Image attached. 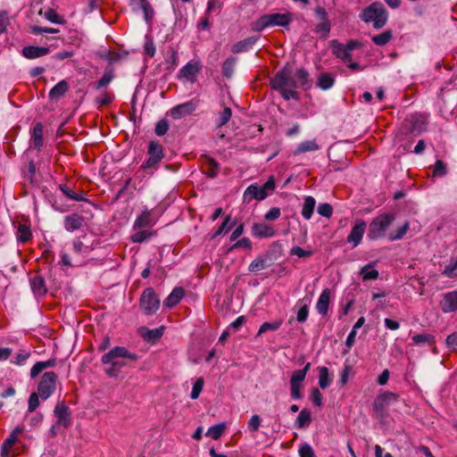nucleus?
<instances>
[{
	"mask_svg": "<svg viewBox=\"0 0 457 457\" xmlns=\"http://www.w3.org/2000/svg\"><path fill=\"white\" fill-rule=\"evenodd\" d=\"M50 48L46 46H24L21 50L22 55L27 59H36L49 54Z\"/></svg>",
	"mask_w": 457,
	"mask_h": 457,
	"instance_id": "nucleus-21",
	"label": "nucleus"
},
{
	"mask_svg": "<svg viewBox=\"0 0 457 457\" xmlns=\"http://www.w3.org/2000/svg\"><path fill=\"white\" fill-rule=\"evenodd\" d=\"M148 159L142 164L144 170H156L158 163L164 157L163 149L157 141H151L147 149Z\"/></svg>",
	"mask_w": 457,
	"mask_h": 457,
	"instance_id": "nucleus-8",
	"label": "nucleus"
},
{
	"mask_svg": "<svg viewBox=\"0 0 457 457\" xmlns=\"http://www.w3.org/2000/svg\"><path fill=\"white\" fill-rule=\"evenodd\" d=\"M154 236V232L149 230H138L131 235V240L134 243H143L152 237Z\"/></svg>",
	"mask_w": 457,
	"mask_h": 457,
	"instance_id": "nucleus-48",
	"label": "nucleus"
},
{
	"mask_svg": "<svg viewBox=\"0 0 457 457\" xmlns=\"http://www.w3.org/2000/svg\"><path fill=\"white\" fill-rule=\"evenodd\" d=\"M30 287L32 292L37 296H43L47 292L45 279L41 276H35L30 278Z\"/></svg>",
	"mask_w": 457,
	"mask_h": 457,
	"instance_id": "nucleus-29",
	"label": "nucleus"
},
{
	"mask_svg": "<svg viewBox=\"0 0 457 457\" xmlns=\"http://www.w3.org/2000/svg\"><path fill=\"white\" fill-rule=\"evenodd\" d=\"M45 18L54 24H63L65 20L62 16L59 15L54 9L47 8L44 14Z\"/></svg>",
	"mask_w": 457,
	"mask_h": 457,
	"instance_id": "nucleus-45",
	"label": "nucleus"
},
{
	"mask_svg": "<svg viewBox=\"0 0 457 457\" xmlns=\"http://www.w3.org/2000/svg\"><path fill=\"white\" fill-rule=\"evenodd\" d=\"M168 129L169 123L166 120L162 119L156 123L154 132L157 136L162 137L167 133Z\"/></svg>",
	"mask_w": 457,
	"mask_h": 457,
	"instance_id": "nucleus-59",
	"label": "nucleus"
},
{
	"mask_svg": "<svg viewBox=\"0 0 457 457\" xmlns=\"http://www.w3.org/2000/svg\"><path fill=\"white\" fill-rule=\"evenodd\" d=\"M374 265L375 262L369 263L361 269L360 274L363 280L377 279L378 278L379 273L377 270L373 269Z\"/></svg>",
	"mask_w": 457,
	"mask_h": 457,
	"instance_id": "nucleus-37",
	"label": "nucleus"
},
{
	"mask_svg": "<svg viewBox=\"0 0 457 457\" xmlns=\"http://www.w3.org/2000/svg\"><path fill=\"white\" fill-rule=\"evenodd\" d=\"M69 90V84L66 80L58 82L49 92V98L51 100L59 99L63 96Z\"/></svg>",
	"mask_w": 457,
	"mask_h": 457,
	"instance_id": "nucleus-31",
	"label": "nucleus"
},
{
	"mask_svg": "<svg viewBox=\"0 0 457 457\" xmlns=\"http://www.w3.org/2000/svg\"><path fill=\"white\" fill-rule=\"evenodd\" d=\"M298 453L300 457H316L312 447L307 443L300 445Z\"/></svg>",
	"mask_w": 457,
	"mask_h": 457,
	"instance_id": "nucleus-56",
	"label": "nucleus"
},
{
	"mask_svg": "<svg viewBox=\"0 0 457 457\" xmlns=\"http://www.w3.org/2000/svg\"><path fill=\"white\" fill-rule=\"evenodd\" d=\"M84 221V217L77 213H72L64 217L63 224L67 231H74L82 228Z\"/></svg>",
	"mask_w": 457,
	"mask_h": 457,
	"instance_id": "nucleus-22",
	"label": "nucleus"
},
{
	"mask_svg": "<svg viewBox=\"0 0 457 457\" xmlns=\"http://www.w3.org/2000/svg\"><path fill=\"white\" fill-rule=\"evenodd\" d=\"M54 414L56 418V422L58 425H62L63 428L70 427L71 423V413L64 402L58 403L55 405Z\"/></svg>",
	"mask_w": 457,
	"mask_h": 457,
	"instance_id": "nucleus-12",
	"label": "nucleus"
},
{
	"mask_svg": "<svg viewBox=\"0 0 457 457\" xmlns=\"http://www.w3.org/2000/svg\"><path fill=\"white\" fill-rule=\"evenodd\" d=\"M359 17L365 23L372 22L374 29H380L387 22L388 12L382 3L374 2L364 8Z\"/></svg>",
	"mask_w": 457,
	"mask_h": 457,
	"instance_id": "nucleus-1",
	"label": "nucleus"
},
{
	"mask_svg": "<svg viewBox=\"0 0 457 457\" xmlns=\"http://www.w3.org/2000/svg\"><path fill=\"white\" fill-rule=\"evenodd\" d=\"M274 189L275 180L273 177H270L262 187H258L256 184H252L247 187L244 193V199L246 202H250L253 199L262 201Z\"/></svg>",
	"mask_w": 457,
	"mask_h": 457,
	"instance_id": "nucleus-5",
	"label": "nucleus"
},
{
	"mask_svg": "<svg viewBox=\"0 0 457 457\" xmlns=\"http://www.w3.org/2000/svg\"><path fill=\"white\" fill-rule=\"evenodd\" d=\"M237 248H245L248 250L252 249V242L248 237H243L239 240H237L232 246L231 250L237 249Z\"/></svg>",
	"mask_w": 457,
	"mask_h": 457,
	"instance_id": "nucleus-63",
	"label": "nucleus"
},
{
	"mask_svg": "<svg viewBox=\"0 0 457 457\" xmlns=\"http://www.w3.org/2000/svg\"><path fill=\"white\" fill-rule=\"evenodd\" d=\"M409 229V222L406 221L403 226H401L395 234H391L389 236V239L391 241H395V240H398V239H401L405 234L406 232L408 231Z\"/></svg>",
	"mask_w": 457,
	"mask_h": 457,
	"instance_id": "nucleus-62",
	"label": "nucleus"
},
{
	"mask_svg": "<svg viewBox=\"0 0 457 457\" xmlns=\"http://www.w3.org/2000/svg\"><path fill=\"white\" fill-rule=\"evenodd\" d=\"M140 310L147 316L154 314L160 308V298L152 287L145 288L139 299Z\"/></svg>",
	"mask_w": 457,
	"mask_h": 457,
	"instance_id": "nucleus-6",
	"label": "nucleus"
},
{
	"mask_svg": "<svg viewBox=\"0 0 457 457\" xmlns=\"http://www.w3.org/2000/svg\"><path fill=\"white\" fill-rule=\"evenodd\" d=\"M318 149L319 145L316 143L315 140H306L297 145V147L294 151V154L298 155L303 153L316 151Z\"/></svg>",
	"mask_w": 457,
	"mask_h": 457,
	"instance_id": "nucleus-35",
	"label": "nucleus"
},
{
	"mask_svg": "<svg viewBox=\"0 0 457 457\" xmlns=\"http://www.w3.org/2000/svg\"><path fill=\"white\" fill-rule=\"evenodd\" d=\"M252 234L259 238L272 237L275 235V229L264 222L254 223L252 227Z\"/></svg>",
	"mask_w": 457,
	"mask_h": 457,
	"instance_id": "nucleus-20",
	"label": "nucleus"
},
{
	"mask_svg": "<svg viewBox=\"0 0 457 457\" xmlns=\"http://www.w3.org/2000/svg\"><path fill=\"white\" fill-rule=\"evenodd\" d=\"M291 22L288 13H270L262 15L253 24V29L262 31L267 27L281 26L286 27Z\"/></svg>",
	"mask_w": 457,
	"mask_h": 457,
	"instance_id": "nucleus-4",
	"label": "nucleus"
},
{
	"mask_svg": "<svg viewBox=\"0 0 457 457\" xmlns=\"http://www.w3.org/2000/svg\"><path fill=\"white\" fill-rule=\"evenodd\" d=\"M72 249L74 253L79 255H87L91 252L92 247L83 242L80 238H77L73 241Z\"/></svg>",
	"mask_w": 457,
	"mask_h": 457,
	"instance_id": "nucleus-39",
	"label": "nucleus"
},
{
	"mask_svg": "<svg viewBox=\"0 0 457 457\" xmlns=\"http://www.w3.org/2000/svg\"><path fill=\"white\" fill-rule=\"evenodd\" d=\"M443 312H454L457 311V290L445 293L439 303Z\"/></svg>",
	"mask_w": 457,
	"mask_h": 457,
	"instance_id": "nucleus-14",
	"label": "nucleus"
},
{
	"mask_svg": "<svg viewBox=\"0 0 457 457\" xmlns=\"http://www.w3.org/2000/svg\"><path fill=\"white\" fill-rule=\"evenodd\" d=\"M56 360L49 359L44 361H37L31 368L30 371H43L46 369L55 368Z\"/></svg>",
	"mask_w": 457,
	"mask_h": 457,
	"instance_id": "nucleus-47",
	"label": "nucleus"
},
{
	"mask_svg": "<svg viewBox=\"0 0 457 457\" xmlns=\"http://www.w3.org/2000/svg\"><path fill=\"white\" fill-rule=\"evenodd\" d=\"M306 373H295L290 379V393L294 400L301 399L303 395L300 391L302 383L305 378Z\"/></svg>",
	"mask_w": 457,
	"mask_h": 457,
	"instance_id": "nucleus-18",
	"label": "nucleus"
},
{
	"mask_svg": "<svg viewBox=\"0 0 457 457\" xmlns=\"http://www.w3.org/2000/svg\"><path fill=\"white\" fill-rule=\"evenodd\" d=\"M201 67L197 62H187L183 66L179 74V79H185L186 80L193 83L195 80V76L200 72Z\"/></svg>",
	"mask_w": 457,
	"mask_h": 457,
	"instance_id": "nucleus-16",
	"label": "nucleus"
},
{
	"mask_svg": "<svg viewBox=\"0 0 457 457\" xmlns=\"http://www.w3.org/2000/svg\"><path fill=\"white\" fill-rule=\"evenodd\" d=\"M56 386V374L44 373L37 386V393L43 400H46L54 393Z\"/></svg>",
	"mask_w": 457,
	"mask_h": 457,
	"instance_id": "nucleus-10",
	"label": "nucleus"
},
{
	"mask_svg": "<svg viewBox=\"0 0 457 457\" xmlns=\"http://www.w3.org/2000/svg\"><path fill=\"white\" fill-rule=\"evenodd\" d=\"M206 164H208L209 169L205 171V174L210 178H214L218 175L220 170V164L210 156L204 157Z\"/></svg>",
	"mask_w": 457,
	"mask_h": 457,
	"instance_id": "nucleus-43",
	"label": "nucleus"
},
{
	"mask_svg": "<svg viewBox=\"0 0 457 457\" xmlns=\"http://www.w3.org/2000/svg\"><path fill=\"white\" fill-rule=\"evenodd\" d=\"M366 227L367 224L363 220H358L352 228L350 234L347 237V243L352 245V248H355L361 244Z\"/></svg>",
	"mask_w": 457,
	"mask_h": 457,
	"instance_id": "nucleus-11",
	"label": "nucleus"
},
{
	"mask_svg": "<svg viewBox=\"0 0 457 457\" xmlns=\"http://www.w3.org/2000/svg\"><path fill=\"white\" fill-rule=\"evenodd\" d=\"M268 259L264 257H257L254 259L248 267L249 271L256 272L262 270L269 267V263L267 262Z\"/></svg>",
	"mask_w": 457,
	"mask_h": 457,
	"instance_id": "nucleus-41",
	"label": "nucleus"
},
{
	"mask_svg": "<svg viewBox=\"0 0 457 457\" xmlns=\"http://www.w3.org/2000/svg\"><path fill=\"white\" fill-rule=\"evenodd\" d=\"M185 291L182 287H175L164 301V305L170 309L176 306L183 298Z\"/></svg>",
	"mask_w": 457,
	"mask_h": 457,
	"instance_id": "nucleus-27",
	"label": "nucleus"
},
{
	"mask_svg": "<svg viewBox=\"0 0 457 457\" xmlns=\"http://www.w3.org/2000/svg\"><path fill=\"white\" fill-rule=\"evenodd\" d=\"M60 190L69 199L73 201H86V198L84 196V194H76L73 192L70 187H68L66 185L61 184L59 186Z\"/></svg>",
	"mask_w": 457,
	"mask_h": 457,
	"instance_id": "nucleus-44",
	"label": "nucleus"
},
{
	"mask_svg": "<svg viewBox=\"0 0 457 457\" xmlns=\"http://www.w3.org/2000/svg\"><path fill=\"white\" fill-rule=\"evenodd\" d=\"M315 205L316 200L314 197L308 195L304 198L302 207V215L305 220H310L312 218Z\"/></svg>",
	"mask_w": 457,
	"mask_h": 457,
	"instance_id": "nucleus-33",
	"label": "nucleus"
},
{
	"mask_svg": "<svg viewBox=\"0 0 457 457\" xmlns=\"http://www.w3.org/2000/svg\"><path fill=\"white\" fill-rule=\"evenodd\" d=\"M399 395L393 392H383L379 394L374 400L373 410L379 417H383L390 405L396 403Z\"/></svg>",
	"mask_w": 457,
	"mask_h": 457,
	"instance_id": "nucleus-9",
	"label": "nucleus"
},
{
	"mask_svg": "<svg viewBox=\"0 0 457 457\" xmlns=\"http://www.w3.org/2000/svg\"><path fill=\"white\" fill-rule=\"evenodd\" d=\"M29 356H30V353H29L25 350H21L16 354L14 360L12 361V362L18 366H22L25 364L26 361L29 358Z\"/></svg>",
	"mask_w": 457,
	"mask_h": 457,
	"instance_id": "nucleus-57",
	"label": "nucleus"
},
{
	"mask_svg": "<svg viewBox=\"0 0 457 457\" xmlns=\"http://www.w3.org/2000/svg\"><path fill=\"white\" fill-rule=\"evenodd\" d=\"M412 341L416 345L428 344L432 345L435 342V337L431 334H419L412 337Z\"/></svg>",
	"mask_w": 457,
	"mask_h": 457,
	"instance_id": "nucleus-50",
	"label": "nucleus"
},
{
	"mask_svg": "<svg viewBox=\"0 0 457 457\" xmlns=\"http://www.w3.org/2000/svg\"><path fill=\"white\" fill-rule=\"evenodd\" d=\"M39 397L38 393H32L28 401V411L29 412H33L39 405Z\"/></svg>",
	"mask_w": 457,
	"mask_h": 457,
	"instance_id": "nucleus-58",
	"label": "nucleus"
},
{
	"mask_svg": "<svg viewBox=\"0 0 457 457\" xmlns=\"http://www.w3.org/2000/svg\"><path fill=\"white\" fill-rule=\"evenodd\" d=\"M292 70L289 65H286L278 71L270 79V84L272 89L297 88L295 78L292 77Z\"/></svg>",
	"mask_w": 457,
	"mask_h": 457,
	"instance_id": "nucleus-7",
	"label": "nucleus"
},
{
	"mask_svg": "<svg viewBox=\"0 0 457 457\" xmlns=\"http://www.w3.org/2000/svg\"><path fill=\"white\" fill-rule=\"evenodd\" d=\"M197 107L195 100H190L186 103L176 105L170 111L172 119L179 120L182 117L191 114Z\"/></svg>",
	"mask_w": 457,
	"mask_h": 457,
	"instance_id": "nucleus-13",
	"label": "nucleus"
},
{
	"mask_svg": "<svg viewBox=\"0 0 457 457\" xmlns=\"http://www.w3.org/2000/svg\"><path fill=\"white\" fill-rule=\"evenodd\" d=\"M237 58L231 56L227 58L222 63V74L225 78L230 79L233 76Z\"/></svg>",
	"mask_w": 457,
	"mask_h": 457,
	"instance_id": "nucleus-36",
	"label": "nucleus"
},
{
	"mask_svg": "<svg viewBox=\"0 0 457 457\" xmlns=\"http://www.w3.org/2000/svg\"><path fill=\"white\" fill-rule=\"evenodd\" d=\"M295 88H286L283 87V89H276L278 91L281 95V96L286 100L288 101L290 99L298 100L299 99V93L294 90Z\"/></svg>",
	"mask_w": 457,
	"mask_h": 457,
	"instance_id": "nucleus-51",
	"label": "nucleus"
},
{
	"mask_svg": "<svg viewBox=\"0 0 457 457\" xmlns=\"http://www.w3.org/2000/svg\"><path fill=\"white\" fill-rule=\"evenodd\" d=\"M317 33L321 34V37L326 38L328 37L330 32V22L329 21H320L315 28Z\"/></svg>",
	"mask_w": 457,
	"mask_h": 457,
	"instance_id": "nucleus-53",
	"label": "nucleus"
},
{
	"mask_svg": "<svg viewBox=\"0 0 457 457\" xmlns=\"http://www.w3.org/2000/svg\"><path fill=\"white\" fill-rule=\"evenodd\" d=\"M318 213L325 218H330L333 213V208L331 204L324 203L318 206Z\"/></svg>",
	"mask_w": 457,
	"mask_h": 457,
	"instance_id": "nucleus-60",
	"label": "nucleus"
},
{
	"mask_svg": "<svg viewBox=\"0 0 457 457\" xmlns=\"http://www.w3.org/2000/svg\"><path fill=\"white\" fill-rule=\"evenodd\" d=\"M157 221V218L153 215V211L145 209L142 213L135 220L133 228L139 229L148 226H154Z\"/></svg>",
	"mask_w": 457,
	"mask_h": 457,
	"instance_id": "nucleus-17",
	"label": "nucleus"
},
{
	"mask_svg": "<svg viewBox=\"0 0 457 457\" xmlns=\"http://www.w3.org/2000/svg\"><path fill=\"white\" fill-rule=\"evenodd\" d=\"M261 417L257 414L252 416V418L248 421V429L251 432H255L259 429L261 425Z\"/></svg>",
	"mask_w": 457,
	"mask_h": 457,
	"instance_id": "nucleus-64",
	"label": "nucleus"
},
{
	"mask_svg": "<svg viewBox=\"0 0 457 457\" xmlns=\"http://www.w3.org/2000/svg\"><path fill=\"white\" fill-rule=\"evenodd\" d=\"M30 30L35 35H39V34H43V33L55 34V33L59 32L58 29L48 28V27H40V26H32Z\"/></svg>",
	"mask_w": 457,
	"mask_h": 457,
	"instance_id": "nucleus-61",
	"label": "nucleus"
},
{
	"mask_svg": "<svg viewBox=\"0 0 457 457\" xmlns=\"http://www.w3.org/2000/svg\"><path fill=\"white\" fill-rule=\"evenodd\" d=\"M259 38V36H253L240 40L232 46L231 51L234 54L247 52L253 46Z\"/></svg>",
	"mask_w": 457,
	"mask_h": 457,
	"instance_id": "nucleus-24",
	"label": "nucleus"
},
{
	"mask_svg": "<svg viewBox=\"0 0 457 457\" xmlns=\"http://www.w3.org/2000/svg\"><path fill=\"white\" fill-rule=\"evenodd\" d=\"M296 87L308 90L312 87V81L310 78V74L304 68L297 69L295 72Z\"/></svg>",
	"mask_w": 457,
	"mask_h": 457,
	"instance_id": "nucleus-19",
	"label": "nucleus"
},
{
	"mask_svg": "<svg viewBox=\"0 0 457 457\" xmlns=\"http://www.w3.org/2000/svg\"><path fill=\"white\" fill-rule=\"evenodd\" d=\"M22 432V428L20 427H16L10 436L3 442L1 446V456L2 457H12L13 454L11 453L12 447L18 441V436Z\"/></svg>",
	"mask_w": 457,
	"mask_h": 457,
	"instance_id": "nucleus-15",
	"label": "nucleus"
},
{
	"mask_svg": "<svg viewBox=\"0 0 457 457\" xmlns=\"http://www.w3.org/2000/svg\"><path fill=\"white\" fill-rule=\"evenodd\" d=\"M225 429H226L225 423H219V424L210 427L205 435L207 436H211L214 440H217L222 436Z\"/></svg>",
	"mask_w": 457,
	"mask_h": 457,
	"instance_id": "nucleus-42",
	"label": "nucleus"
},
{
	"mask_svg": "<svg viewBox=\"0 0 457 457\" xmlns=\"http://www.w3.org/2000/svg\"><path fill=\"white\" fill-rule=\"evenodd\" d=\"M335 83V78L332 74L328 72H322L317 79V87L322 90H328L333 87Z\"/></svg>",
	"mask_w": 457,
	"mask_h": 457,
	"instance_id": "nucleus-32",
	"label": "nucleus"
},
{
	"mask_svg": "<svg viewBox=\"0 0 457 457\" xmlns=\"http://www.w3.org/2000/svg\"><path fill=\"white\" fill-rule=\"evenodd\" d=\"M235 224V222L231 221V217L228 215L222 221L218 230L212 235V238H214L224 232H228Z\"/></svg>",
	"mask_w": 457,
	"mask_h": 457,
	"instance_id": "nucleus-49",
	"label": "nucleus"
},
{
	"mask_svg": "<svg viewBox=\"0 0 457 457\" xmlns=\"http://www.w3.org/2000/svg\"><path fill=\"white\" fill-rule=\"evenodd\" d=\"M16 239L19 243H26L31 238V230L29 226L19 223L16 230Z\"/></svg>",
	"mask_w": 457,
	"mask_h": 457,
	"instance_id": "nucleus-34",
	"label": "nucleus"
},
{
	"mask_svg": "<svg viewBox=\"0 0 457 457\" xmlns=\"http://www.w3.org/2000/svg\"><path fill=\"white\" fill-rule=\"evenodd\" d=\"M31 142L34 148H36L37 151L41 150L44 145L42 123L38 122L34 126Z\"/></svg>",
	"mask_w": 457,
	"mask_h": 457,
	"instance_id": "nucleus-30",
	"label": "nucleus"
},
{
	"mask_svg": "<svg viewBox=\"0 0 457 457\" xmlns=\"http://www.w3.org/2000/svg\"><path fill=\"white\" fill-rule=\"evenodd\" d=\"M446 173H447V168H446L445 163L441 160H437L434 165L433 176L444 177L446 175Z\"/></svg>",
	"mask_w": 457,
	"mask_h": 457,
	"instance_id": "nucleus-52",
	"label": "nucleus"
},
{
	"mask_svg": "<svg viewBox=\"0 0 457 457\" xmlns=\"http://www.w3.org/2000/svg\"><path fill=\"white\" fill-rule=\"evenodd\" d=\"M392 37H393L392 30L386 29L384 32H382L381 34L373 36L371 37V41L376 46H382L386 45L392 39Z\"/></svg>",
	"mask_w": 457,
	"mask_h": 457,
	"instance_id": "nucleus-38",
	"label": "nucleus"
},
{
	"mask_svg": "<svg viewBox=\"0 0 457 457\" xmlns=\"http://www.w3.org/2000/svg\"><path fill=\"white\" fill-rule=\"evenodd\" d=\"M395 220V216L390 213L381 214L373 219L370 223L368 237L370 240H377L385 237L386 231Z\"/></svg>",
	"mask_w": 457,
	"mask_h": 457,
	"instance_id": "nucleus-3",
	"label": "nucleus"
},
{
	"mask_svg": "<svg viewBox=\"0 0 457 457\" xmlns=\"http://www.w3.org/2000/svg\"><path fill=\"white\" fill-rule=\"evenodd\" d=\"M330 46L332 48L333 54L337 58L343 60L344 62H351L352 54L350 52L346 51L343 44L335 39L330 42Z\"/></svg>",
	"mask_w": 457,
	"mask_h": 457,
	"instance_id": "nucleus-26",
	"label": "nucleus"
},
{
	"mask_svg": "<svg viewBox=\"0 0 457 457\" xmlns=\"http://www.w3.org/2000/svg\"><path fill=\"white\" fill-rule=\"evenodd\" d=\"M204 386V379L202 378H198L193 385V388L190 394L191 399H197L199 395L201 394Z\"/></svg>",
	"mask_w": 457,
	"mask_h": 457,
	"instance_id": "nucleus-55",
	"label": "nucleus"
},
{
	"mask_svg": "<svg viewBox=\"0 0 457 457\" xmlns=\"http://www.w3.org/2000/svg\"><path fill=\"white\" fill-rule=\"evenodd\" d=\"M163 334V328L149 329L145 327L140 328V335L147 342L154 343L162 337Z\"/></svg>",
	"mask_w": 457,
	"mask_h": 457,
	"instance_id": "nucleus-28",
	"label": "nucleus"
},
{
	"mask_svg": "<svg viewBox=\"0 0 457 457\" xmlns=\"http://www.w3.org/2000/svg\"><path fill=\"white\" fill-rule=\"evenodd\" d=\"M282 324L281 320H276L274 322H264L259 328L258 334L261 335L269 330H277Z\"/></svg>",
	"mask_w": 457,
	"mask_h": 457,
	"instance_id": "nucleus-54",
	"label": "nucleus"
},
{
	"mask_svg": "<svg viewBox=\"0 0 457 457\" xmlns=\"http://www.w3.org/2000/svg\"><path fill=\"white\" fill-rule=\"evenodd\" d=\"M331 297V290L329 288H325L317 302L316 309L319 314L322 316H326L328 312L329 303Z\"/></svg>",
	"mask_w": 457,
	"mask_h": 457,
	"instance_id": "nucleus-23",
	"label": "nucleus"
},
{
	"mask_svg": "<svg viewBox=\"0 0 457 457\" xmlns=\"http://www.w3.org/2000/svg\"><path fill=\"white\" fill-rule=\"evenodd\" d=\"M232 116V111L229 107H223L222 111L219 113V117L216 120V125L220 128L227 124Z\"/></svg>",
	"mask_w": 457,
	"mask_h": 457,
	"instance_id": "nucleus-46",
	"label": "nucleus"
},
{
	"mask_svg": "<svg viewBox=\"0 0 457 457\" xmlns=\"http://www.w3.org/2000/svg\"><path fill=\"white\" fill-rule=\"evenodd\" d=\"M137 359V353L129 352L123 346H115L102 356L104 363H112L114 367L135 362Z\"/></svg>",
	"mask_w": 457,
	"mask_h": 457,
	"instance_id": "nucleus-2",
	"label": "nucleus"
},
{
	"mask_svg": "<svg viewBox=\"0 0 457 457\" xmlns=\"http://www.w3.org/2000/svg\"><path fill=\"white\" fill-rule=\"evenodd\" d=\"M114 69L112 66L109 65L104 69L102 78L98 81L92 83L91 86L96 90L107 87L114 79Z\"/></svg>",
	"mask_w": 457,
	"mask_h": 457,
	"instance_id": "nucleus-25",
	"label": "nucleus"
},
{
	"mask_svg": "<svg viewBox=\"0 0 457 457\" xmlns=\"http://www.w3.org/2000/svg\"><path fill=\"white\" fill-rule=\"evenodd\" d=\"M312 416L310 411L303 409L296 418L295 426L299 428H305L310 424Z\"/></svg>",
	"mask_w": 457,
	"mask_h": 457,
	"instance_id": "nucleus-40",
	"label": "nucleus"
}]
</instances>
